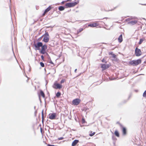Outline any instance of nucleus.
Returning a JSON list of instances; mask_svg holds the SVG:
<instances>
[{
    "label": "nucleus",
    "mask_w": 146,
    "mask_h": 146,
    "mask_svg": "<svg viewBox=\"0 0 146 146\" xmlns=\"http://www.w3.org/2000/svg\"><path fill=\"white\" fill-rule=\"evenodd\" d=\"M141 60L140 59L136 60H133L130 62V64L131 65L136 66L141 63Z\"/></svg>",
    "instance_id": "f257e3e1"
},
{
    "label": "nucleus",
    "mask_w": 146,
    "mask_h": 146,
    "mask_svg": "<svg viewBox=\"0 0 146 146\" xmlns=\"http://www.w3.org/2000/svg\"><path fill=\"white\" fill-rule=\"evenodd\" d=\"M44 37L43 39V41L45 42H48L49 39V36L48 32H46L44 35Z\"/></svg>",
    "instance_id": "f03ea898"
},
{
    "label": "nucleus",
    "mask_w": 146,
    "mask_h": 146,
    "mask_svg": "<svg viewBox=\"0 0 146 146\" xmlns=\"http://www.w3.org/2000/svg\"><path fill=\"white\" fill-rule=\"evenodd\" d=\"M53 87L54 88L56 89H60L62 87V85L58 84L56 82H55L53 86Z\"/></svg>",
    "instance_id": "7ed1b4c3"
},
{
    "label": "nucleus",
    "mask_w": 146,
    "mask_h": 146,
    "mask_svg": "<svg viewBox=\"0 0 146 146\" xmlns=\"http://www.w3.org/2000/svg\"><path fill=\"white\" fill-rule=\"evenodd\" d=\"M78 3L76 2H74V3H68L66 4V6L68 7H73L76 5Z\"/></svg>",
    "instance_id": "20e7f679"
},
{
    "label": "nucleus",
    "mask_w": 146,
    "mask_h": 146,
    "mask_svg": "<svg viewBox=\"0 0 146 146\" xmlns=\"http://www.w3.org/2000/svg\"><path fill=\"white\" fill-rule=\"evenodd\" d=\"M135 54L137 56H140L141 54V50L137 48H136L135 50Z\"/></svg>",
    "instance_id": "39448f33"
},
{
    "label": "nucleus",
    "mask_w": 146,
    "mask_h": 146,
    "mask_svg": "<svg viewBox=\"0 0 146 146\" xmlns=\"http://www.w3.org/2000/svg\"><path fill=\"white\" fill-rule=\"evenodd\" d=\"M47 48V46L46 45H42V49L40 52L42 54H44L45 53V50Z\"/></svg>",
    "instance_id": "423d86ee"
},
{
    "label": "nucleus",
    "mask_w": 146,
    "mask_h": 146,
    "mask_svg": "<svg viewBox=\"0 0 146 146\" xmlns=\"http://www.w3.org/2000/svg\"><path fill=\"white\" fill-rule=\"evenodd\" d=\"M80 100L78 99H76L72 101V104L75 105H77L80 103Z\"/></svg>",
    "instance_id": "0eeeda50"
},
{
    "label": "nucleus",
    "mask_w": 146,
    "mask_h": 146,
    "mask_svg": "<svg viewBox=\"0 0 146 146\" xmlns=\"http://www.w3.org/2000/svg\"><path fill=\"white\" fill-rule=\"evenodd\" d=\"M42 43L41 42H38L37 44H35V46L37 50H39L40 47H42Z\"/></svg>",
    "instance_id": "6e6552de"
},
{
    "label": "nucleus",
    "mask_w": 146,
    "mask_h": 146,
    "mask_svg": "<svg viewBox=\"0 0 146 146\" xmlns=\"http://www.w3.org/2000/svg\"><path fill=\"white\" fill-rule=\"evenodd\" d=\"M56 116L55 113H50L49 114V118L51 119H55Z\"/></svg>",
    "instance_id": "1a4fd4ad"
},
{
    "label": "nucleus",
    "mask_w": 146,
    "mask_h": 146,
    "mask_svg": "<svg viewBox=\"0 0 146 146\" xmlns=\"http://www.w3.org/2000/svg\"><path fill=\"white\" fill-rule=\"evenodd\" d=\"M109 66L108 64H101V67L103 70H105L109 68Z\"/></svg>",
    "instance_id": "9d476101"
},
{
    "label": "nucleus",
    "mask_w": 146,
    "mask_h": 146,
    "mask_svg": "<svg viewBox=\"0 0 146 146\" xmlns=\"http://www.w3.org/2000/svg\"><path fill=\"white\" fill-rule=\"evenodd\" d=\"M137 23V21L135 20L133 21H130L128 23L131 25H133L136 24Z\"/></svg>",
    "instance_id": "9b49d317"
},
{
    "label": "nucleus",
    "mask_w": 146,
    "mask_h": 146,
    "mask_svg": "<svg viewBox=\"0 0 146 146\" xmlns=\"http://www.w3.org/2000/svg\"><path fill=\"white\" fill-rule=\"evenodd\" d=\"M78 141L77 140H75L72 143V146H75L76 144L78 142Z\"/></svg>",
    "instance_id": "f8f14e48"
},
{
    "label": "nucleus",
    "mask_w": 146,
    "mask_h": 146,
    "mask_svg": "<svg viewBox=\"0 0 146 146\" xmlns=\"http://www.w3.org/2000/svg\"><path fill=\"white\" fill-rule=\"evenodd\" d=\"M118 40L119 42H122L123 40L122 35H120V36L118 38Z\"/></svg>",
    "instance_id": "ddd939ff"
},
{
    "label": "nucleus",
    "mask_w": 146,
    "mask_h": 146,
    "mask_svg": "<svg viewBox=\"0 0 146 146\" xmlns=\"http://www.w3.org/2000/svg\"><path fill=\"white\" fill-rule=\"evenodd\" d=\"M88 26L89 27H95L97 26V24L96 23L92 24H90L88 25Z\"/></svg>",
    "instance_id": "4468645a"
},
{
    "label": "nucleus",
    "mask_w": 146,
    "mask_h": 146,
    "mask_svg": "<svg viewBox=\"0 0 146 146\" xmlns=\"http://www.w3.org/2000/svg\"><path fill=\"white\" fill-rule=\"evenodd\" d=\"M52 7L51 6H49L48 8H47L45 11V13H46L48 11H49L50 9H51Z\"/></svg>",
    "instance_id": "2eb2a0df"
},
{
    "label": "nucleus",
    "mask_w": 146,
    "mask_h": 146,
    "mask_svg": "<svg viewBox=\"0 0 146 146\" xmlns=\"http://www.w3.org/2000/svg\"><path fill=\"white\" fill-rule=\"evenodd\" d=\"M122 132L123 135H125L126 134V129L125 127L123 128Z\"/></svg>",
    "instance_id": "dca6fc26"
},
{
    "label": "nucleus",
    "mask_w": 146,
    "mask_h": 146,
    "mask_svg": "<svg viewBox=\"0 0 146 146\" xmlns=\"http://www.w3.org/2000/svg\"><path fill=\"white\" fill-rule=\"evenodd\" d=\"M114 133L115 135L117 137H119V133L116 130L115 131Z\"/></svg>",
    "instance_id": "f3484780"
},
{
    "label": "nucleus",
    "mask_w": 146,
    "mask_h": 146,
    "mask_svg": "<svg viewBox=\"0 0 146 146\" xmlns=\"http://www.w3.org/2000/svg\"><path fill=\"white\" fill-rule=\"evenodd\" d=\"M58 9L60 11H62L64 10V8L63 6H60L58 8Z\"/></svg>",
    "instance_id": "a211bd4d"
},
{
    "label": "nucleus",
    "mask_w": 146,
    "mask_h": 146,
    "mask_svg": "<svg viewBox=\"0 0 146 146\" xmlns=\"http://www.w3.org/2000/svg\"><path fill=\"white\" fill-rule=\"evenodd\" d=\"M40 94L44 98V94L42 91H40Z\"/></svg>",
    "instance_id": "6ab92c4d"
},
{
    "label": "nucleus",
    "mask_w": 146,
    "mask_h": 146,
    "mask_svg": "<svg viewBox=\"0 0 146 146\" xmlns=\"http://www.w3.org/2000/svg\"><path fill=\"white\" fill-rule=\"evenodd\" d=\"M95 134V132H92V131L91 132V133L90 134V136H92L94 135Z\"/></svg>",
    "instance_id": "aec40b11"
},
{
    "label": "nucleus",
    "mask_w": 146,
    "mask_h": 146,
    "mask_svg": "<svg viewBox=\"0 0 146 146\" xmlns=\"http://www.w3.org/2000/svg\"><path fill=\"white\" fill-rule=\"evenodd\" d=\"M60 95V93L59 92H58L56 94V96L57 97H59Z\"/></svg>",
    "instance_id": "412c9836"
},
{
    "label": "nucleus",
    "mask_w": 146,
    "mask_h": 146,
    "mask_svg": "<svg viewBox=\"0 0 146 146\" xmlns=\"http://www.w3.org/2000/svg\"><path fill=\"white\" fill-rule=\"evenodd\" d=\"M83 30V29L82 28H81V29H79V31H78L77 33H79L80 32L82 31Z\"/></svg>",
    "instance_id": "4be33fe9"
},
{
    "label": "nucleus",
    "mask_w": 146,
    "mask_h": 146,
    "mask_svg": "<svg viewBox=\"0 0 146 146\" xmlns=\"http://www.w3.org/2000/svg\"><path fill=\"white\" fill-rule=\"evenodd\" d=\"M40 65L42 67H43L44 66V64L42 62H40Z\"/></svg>",
    "instance_id": "5701e85b"
},
{
    "label": "nucleus",
    "mask_w": 146,
    "mask_h": 146,
    "mask_svg": "<svg viewBox=\"0 0 146 146\" xmlns=\"http://www.w3.org/2000/svg\"><path fill=\"white\" fill-rule=\"evenodd\" d=\"M143 97H146V90L144 92L143 94Z\"/></svg>",
    "instance_id": "b1692460"
},
{
    "label": "nucleus",
    "mask_w": 146,
    "mask_h": 146,
    "mask_svg": "<svg viewBox=\"0 0 146 146\" xmlns=\"http://www.w3.org/2000/svg\"><path fill=\"white\" fill-rule=\"evenodd\" d=\"M143 41V40L142 39H140V40L139 42V44H141V43Z\"/></svg>",
    "instance_id": "393cba45"
},
{
    "label": "nucleus",
    "mask_w": 146,
    "mask_h": 146,
    "mask_svg": "<svg viewBox=\"0 0 146 146\" xmlns=\"http://www.w3.org/2000/svg\"><path fill=\"white\" fill-rule=\"evenodd\" d=\"M63 139H64V137H59L58 138V139L59 140H62Z\"/></svg>",
    "instance_id": "a878e982"
},
{
    "label": "nucleus",
    "mask_w": 146,
    "mask_h": 146,
    "mask_svg": "<svg viewBox=\"0 0 146 146\" xmlns=\"http://www.w3.org/2000/svg\"><path fill=\"white\" fill-rule=\"evenodd\" d=\"M112 56L114 58H115L116 56V55L114 54H112Z\"/></svg>",
    "instance_id": "bb28decb"
},
{
    "label": "nucleus",
    "mask_w": 146,
    "mask_h": 146,
    "mask_svg": "<svg viewBox=\"0 0 146 146\" xmlns=\"http://www.w3.org/2000/svg\"><path fill=\"white\" fill-rule=\"evenodd\" d=\"M64 80H62L60 82V83L61 84H62L63 83H64Z\"/></svg>",
    "instance_id": "cd10ccee"
},
{
    "label": "nucleus",
    "mask_w": 146,
    "mask_h": 146,
    "mask_svg": "<svg viewBox=\"0 0 146 146\" xmlns=\"http://www.w3.org/2000/svg\"><path fill=\"white\" fill-rule=\"evenodd\" d=\"M102 62H104L106 63V60H104V58L102 60Z\"/></svg>",
    "instance_id": "c85d7f7f"
},
{
    "label": "nucleus",
    "mask_w": 146,
    "mask_h": 146,
    "mask_svg": "<svg viewBox=\"0 0 146 146\" xmlns=\"http://www.w3.org/2000/svg\"><path fill=\"white\" fill-rule=\"evenodd\" d=\"M41 58L42 59H43L44 58V56L43 55L41 56Z\"/></svg>",
    "instance_id": "c756f323"
},
{
    "label": "nucleus",
    "mask_w": 146,
    "mask_h": 146,
    "mask_svg": "<svg viewBox=\"0 0 146 146\" xmlns=\"http://www.w3.org/2000/svg\"><path fill=\"white\" fill-rule=\"evenodd\" d=\"M82 122L83 123L84 122V119H82Z\"/></svg>",
    "instance_id": "7c9ffc66"
},
{
    "label": "nucleus",
    "mask_w": 146,
    "mask_h": 146,
    "mask_svg": "<svg viewBox=\"0 0 146 146\" xmlns=\"http://www.w3.org/2000/svg\"><path fill=\"white\" fill-rule=\"evenodd\" d=\"M48 146H55L54 145H49Z\"/></svg>",
    "instance_id": "2f4dec72"
},
{
    "label": "nucleus",
    "mask_w": 146,
    "mask_h": 146,
    "mask_svg": "<svg viewBox=\"0 0 146 146\" xmlns=\"http://www.w3.org/2000/svg\"><path fill=\"white\" fill-rule=\"evenodd\" d=\"M112 52H110V53H109V54H111L112 55Z\"/></svg>",
    "instance_id": "473e14b6"
},
{
    "label": "nucleus",
    "mask_w": 146,
    "mask_h": 146,
    "mask_svg": "<svg viewBox=\"0 0 146 146\" xmlns=\"http://www.w3.org/2000/svg\"><path fill=\"white\" fill-rule=\"evenodd\" d=\"M76 71H77V69H75V70H74V72H76Z\"/></svg>",
    "instance_id": "72a5a7b5"
},
{
    "label": "nucleus",
    "mask_w": 146,
    "mask_h": 146,
    "mask_svg": "<svg viewBox=\"0 0 146 146\" xmlns=\"http://www.w3.org/2000/svg\"><path fill=\"white\" fill-rule=\"evenodd\" d=\"M42 117H43V111L42 112Z\"/></svg>",
    "instance_id": "f704fd0d"
},
{
    "label": "nucleus",
    "mask_w": 146,
    "mask_h": 146,
    "mask_svg": "<svg viewBox=\"0 0 146 146\" xmlns=\"http://www.w3.org/2000/svg\"><path fill=\"white\" fill-rule=\"evenodd\" d=\"M46 13H45V11L44 12V13H43V15H44Z\"/></svg>",
    "instance_id": "c9c22d12"
},
{
    "label": "nucleus",
    "mask_w": 146,
    "mask_h": 146,
    "mask_svg": "<svg viewBox=\"0 0 146 146\" xmlns=\"http://www.w3.org/2000/svg\"><path fill=\"white\" fill-rule=\"evenodd\" d=\"M64 3V1H62V4H63V3Z\"/></svg>",
    "instance_id": "e433bc0d"
},
{
    "label": "nucleus",
    "mask_w": 146,
    "mask_h": 146,
    "mask_svg": "<svg viewBox=\"0 0 146 146\" xmlns=\"http://www.w3.org/2000/svg\"><path fill=\"white\" fill-rule=\"evenodd\" d=\"M68 1H71V0H67Z\"/></svg>",
    "instance_id": "4c0bfd02"
},
{
    "label": "nucleus",
    "mask_w": 146,
    "mask_h": 146,
    "mask_svg": "<svg viewBox=\"0 0 146 146\" xmlns=\"http://www.w3.org/2000/svg\"><path fill=\"white\" fill-rule=\"evenodd\" d=\"M142 5H146V4H142Z\"/></svg>",
    "instance_id": "58836bf2"
},
{
    "label": "nucleus",
    "mask_w": 146,
    "mask_h": 146,
    "mask_svg": "<svg viewBox=\"0 0 146 146\" xmlns=\"http://www.w3.org/2000/svg\"><path fill=\"white\" fill-rule=\"evenodd\" d=\"M113 10V9H112V10H111V11H112V10Z\"/></svg>",
    "instance_id": "ea45409f"
}]
</instances>
